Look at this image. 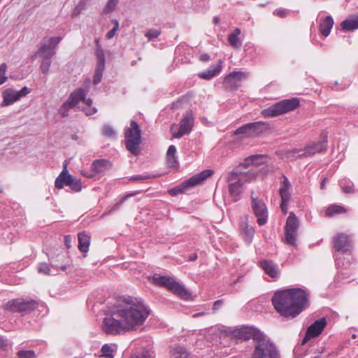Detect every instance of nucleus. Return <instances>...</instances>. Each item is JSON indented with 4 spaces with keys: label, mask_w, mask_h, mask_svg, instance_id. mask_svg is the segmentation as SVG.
Segmentation results:
<instances>
[{
    "label": "nucleus",
    "mask_w": 358,
    "mask_h": 358,
    "mask_svg": "<svg viewBox=\"0 0 358 358\" xmlns=\"http://www.w3.org/2000/svg\"><path fill=\"white\" fill-rule=\"evenodd\" d=\"M263 157L262 155H252V156H250L249 157H248L246 159H245V163L243 164V166H250V165H252V164H259V162H257V160L259 159H262Z\"/></svg>",
    "instance_id": "nucleus-37"
},
{
    "label": "nucleus",
    "mask_w": 358,
    "mask_h": 358,
    "mask_svg": "<svg viewBox=\"0 0 358 358\" xmlns=\"http://www.w3.org/2000/svg\"><path fill=\"white\" fill-rule=\"evenodd\" d=\"M308 299L306 291L294 288L277 291L272 297V303L281 315L295 317L306 308Z\"/></svg>",
    "instance_id": "nucleus-2"
},
{
    "label": "nucleus",
    "mask_w": 358,
    "mask_h": 358,
    "mask_svg": "<svg viewBox=\"0 0 358 358\" xmlns=\"http://www.w3.org/2000/svg\"><path fill=\"white\" fill-rule=\"evenodd\" d=\"M176 148L175 145H170L168 150H167V152H166V155L168 156H176Z\"/></svg>",
    "instance_id": "nucleus-52"
},
{
    "label": "nucleus",
    "mask_w": 358,
    "mask_h": 358,
    "mask_svg": "<svg viewBox=\"0 0 358 358\" xmlns=\"http://www.w3.org/2000/svg\"><path fill=\"white\" fill-rule=\"evenodd\" d=\"M222 71V61L220 60V64L212 66L206 71L201 72L198 74L199 77L204 80H210L215 76L218 75Z\"/></svg>",
    "instance_id": "nucleus-27"
},
{
    "label": "nucleus",
    "mask_w": 358,
    "mask_h": 358,
    "mask_svg": "<svg viewBox=\"0 0 358 358\" xmlns=\"http://www.w3.org/2000/svg\"><path fill=\"white\" fill-rule=\"evenodd\" d=\"M240 230L241 234L243 236L245 241L247 243H250L252 241L255 229L253 227L250 226L248 221H243L240 225Z\"/></svg>",
    "instance_id": "nucleus-26"
},
{
    "label": "nucleus",
    "mask_w": 358,
    "mask_h": 358,
    "mask_svg": "<svg viewBox=\"0 0 358 358\" xmlns=\"http://www.w3.org/2000/svg\"><path fill=\"white\" fill-rule=\"evenodd\" d=\"M110 167V163L106 159H97L93 162L92 170L95 174L102 173Z\"/></svg>",
    "instance_id": "nucleus-28"
},
{
    "label": "nucleus",
    "mask_w": 358,
    "mask_h": 358,
    "mask_svg": "<svg viewBox=\"0 0 358 358\" xmlns=\"http://www.w3.org/2000/svg\"><path fill=\"white\" fill-rule=\"evenodd\" d=\"M241 34V30L239 28H236L234 31L229 35L228 41L230 45L235 48H239L242 43L240 41L238 36Z\"/></svg>",
    "instance_id": "nucleus-31"
},
{
    "label": "nucleus",
    "mask_w": 358,
    "mask_h": 358,
    "mask_svg": "<svg viewBox=\"0 0 358 358\" xmlns=\"http://www.w3.org/2000/svg\"><path fill=\"white\" fill-rule=\"evenodd\" d=\"M85 8V3L83 1L79 2L72 11V16H78Z\"/></svg>",
    "instance_id": "nucleus-44"
},
{
    "label": "nucleus",
    "mask_w": 358,
    "mask_h": 358,
    "mask_svg": "<svg viewBox=\"0 0 358 358\" xmlns=\"http://www.w3.org/2000/svg\"><path fill=\"white\" fill-rule=\"evenodd\" d=\"M105 67V57L103 53L101 52L99 53L98 55V62L96 64V68L95 69L94 75V79H93V84L97 85L100 83L103 72Z\"/></svg>",
    "instance_id": "nucleus-23"
},
{
    "label": "nucleus",
    "mask_w": 358,
    "mask_h": 358,
    "mask_svg": "<svg viewBox=\"0 0 358 358\" xmlns=\"http://www.w3.org/2000/svg\"><path fill=\"white\" fill-rule=\"evenodd\" d=\"M222 304H223L222 300H217V301H215L214 304H213V310L218 309Z\"/></svg>",
    "instance_id": "nucleus-55"
},
{
    "label": "nucleus",
    "mask_w": 358,
    "mask_h": 358,
    "mask_svg": "<svg viewBox=\"0 0 358 358\" xmlns=\"http://www.w3.org/2000/svg\"><path fill=\"white\" fill-rule=\"evenodd\" d=\"M7 66L5 63L0 65V85H2L6 81L7 77L6 76Z\"/></svg>",
    "instance_id": "nucleus-41"
},
{
    "label": "nucleus",
    "mask_w": 358,
    "mask_h": 358,
    "mask_svg": "<svg viewBox=\"0 0 358 358\" xmlns=\"http://www.w3.org/2000/svg\"><path fill=\"white\" fill-rule=\"evenodd\" d=\"M204 315V313L203 312H200V313H195L193 317H197L199 316H201V315Z\"/></svg>",
    "instance_id": "nucleus-64"
},
{
    "label": "nucleus",
    "mask_w": 358,
    "mask_h": 358,
    "mask_svg": "<svg viewBox=\"0 0 358 358\" xmlns=\"http://www.w3.org/2000/svg\"><path fill=\"white\" fill-rule=\"evenodd\" d=\"M160 34L161 31L159 29H151L145 32V36L150 41L157 38Z\"/></svg>",
    "instance_id": "nucleus-36"
},
{
    "label": "nucleus",
    "mask_w": 358,
    "mask_h": 358,
    "mask_svg": "<svg viewBox=\"0 0 358 358\" xmlns=\"http://www.w3.org/2000/svg\"><path fill=\"white\" fill-rule=\"evenodd\" d=\"M341 187L343 192H345V193L350 194V193L353 192V185L352 184L345 185L341 182Z\"/></svg>",
    "instance_id": "nucleus-48"
},
{
    "label": "nucleus",
    "mask_w": 358,
    "mask_h": 358,
    "mask_svg": "<svg viewBox=\"0 0 358 358\" xmlns=\"http://www.w3.org/2000/svg\"><path fill=\"white\" fill-rule=\"evenodd\" d=\"M333 25L334 20L331 16H327L320 24V31L321 34L324 36H329Z\"/></svg>",
    "instance_id": "nucleus-30"
},
{
    "label": "nucleus",
    "mask_w": 358,
    "mask_h": 358,
    "mask_svg": "<svg viewBox=\"0 0 358 358\" xmlns=\"http://www.w3.org/2000/svg\"><path fill=\"white\" fill-rule=\"evenodd\" d=\"M257 332L260 331L256 329H248L246 328H241L234 330L232 332V335L235 338L244 341H247L250 338H252L254 340V335Z\"/></svg>",
    "instance_id": "nucleus-24"
},
{
    "label": "nucleus",
    "mask_w": 358,
    "mask_h": 358,
    "mask_svg": "<svg viewBox=\"0 0 358 358\" xmlns=\"http://www.w3.org/2000/svg\"><path fill=\"white\" fill-rule=\"evenodd\" d=\"M55 185L58 189H62L64 185H66L71 187L73 190L76 192H79L81 189L80 181L69 173L66 166H64V170L56 178Z\"/></svg>",
    "instance_id": "nucleus-14"
},
{
    "label": "nucleus",
    "mask_w": 358,
    "mask_h": 358,
    "mask_svg": "<svg viewBox=\"0 0 358 358\" xmlns=\"http://www.w3.org/2000/svg\"><path fill=\"white\" fill-rule=\"evenodd\" d=\"M334 248L341 252H348L352 250V244L350 237L344 234L339 233L334 238Z\"/></svg>",
    "instance_id": "nucleus-19"
},
{
    "label": "nucleus",
    "mask_w": 358,
    "mask_h": 358,
    "mask_svg": "<svg viewBox=\"0 0 358 358\" xmlns=\"http://www.w3.org/2000/svg\"><path fill=\"white\" fill-rule=\"evenodd\" d=\"M194 118L192 110L187 111L179 122V128L177 129V125L173 124L171 127V132L173 138H180L185 134L191 132L194 126Z\"/></svg>",
    "instance_id": "nucleus-11"
},
{
    "label": "nucleus",
    "mask_w": 358,
    "mask_h": 358,
    "mask_svg": "<svg viewBox=\"0 0 358 358\" xmlns=\"http://www.w3.org/2000/svg\"><path fill=\"white\" fill-rule=\"evenodd\" d=\"M90 83L91 80L86 78L84 82L85 87H79L70 94L68 99L62 104L58 110L62 117L68 116L69 110L74 108L80 101L81 99H83L87 94Z\"/></svg>",
    "instance_id": "nucleus-7"
},
{
    "label": "nucleus",
    "mask_w": 358,
    "mask_h": 358,
    "mask_svg": "<svg viewBox=\"0 0 358 358\" xmlns=\"http://www.w3.org/2000/svg\"><path fill=\"white\" fill-rule=\"evenodd\" d=\"M346 210L344 207L339 205H331L329 206L325 212L327 217H331L336 214H341L345 213Z\"/></svg>",
    "instance_id": "nucleus-34"
},
{
    "label": "nucleus",
    "mask_w": 358,
    "mask_h": 358,
    "mask_svg": "<svg viewBox=\"0 0 358 358\" xmlns=\"http://www.w3.org/2000/svg\"><path fill=\"white\" fill-rule=\"evenodd\" d=\"M327 135L322 134L321 140L306 145L303 150L294 149L287 151L286 158L290 160H294L297 157H311L317 153L323 152L327 149Z\"/></svg>",
    "instance_id": "nucleus-5"
},
{
    "label": "nucleus",
    "mask_w": 358,
    "mask_h": 358,
    "mask_svg": "<svg viewBox=\"0 0 358 358\" xmlns=\"http://www.w3.org/2000/svg\"><path fill=\"white\" fill-rule=\"evenodd\" d=\"M71 238L70 236L67 235L64 236V244L67 248L71 247Z\"/></svg>",
    "instance_id": "nucleus-54"
},
{
    "label": "nucleus",
    "mask_w": 358,
    "mask_h": 358,
    "mask_svg": "<svg viewBox=\"0 0 358 358\" xmlns=\"http://www.w3.org/2000/svg\"><path fill=\"white\" fill-rule=\"evenodd\" d=\"M254 350L250 358H280L276 345L262 332L254 335Z\"/></svg>",
    "instance_id": "nucleus-3"
},
{
    "label": "nucleus",
    "mask_w": 358,
    "mask_h": 358,
    "mask_svg": "<svg viewBox=\"0 0 358 358\" xmlns=\"http://www.w3.org/2000/svg\"><path fill=\"white\" fill-rule=\"evenodd\" d=\"M90 244V236L83 231L78 234V248L83 252H87Z\"/></svg>",
    "instance_id": "nucleus-29"
},
{
    "label": "nucleus",
    "mask_w": 358,
    "mask_h": 358,
    "mask_svg": "<svg viewBox=\"0 0 358 358\" xmlns=\"http://www.w3.org/2000/svg\"><path fill=\"white\" fill-rule=\"evenodd\" d=\"M83 111L87 115H91L97 112V109L94 107L88 106L87 108H81Z\"/></svg>",
    "instance_id": "nucleus-49"
},
{
    "label": "nucleus",
    "mask_w": 358,
    "mask_h": 358,
    "mask_svg": "<svg viewBox=\"0 0 358 358\" xmlns=\"http://www.w3.org/2000/svg\"><path fill=\"white\" fill-rule=\"evenodd\" d=\"M86 96L81 99L80 101H83L87 106H91L92 104V100L91 99H86Z\"/></svg>",
    "instance_id": "nucleus-58"
},
{
    "label": "nucleus",
    "mask_w": 358,
    "mask_h": 358,
    "mask_svg": "<svg viewBox=\"0 0 358 358\" xmlns=\"http://www.w3.org/2000/svg\"><path fill=\"white\" fill-rule=\"evenodd\" d=\"M119 0H108L106 5L103 9V13L105 14L113 12L117 6Z\"/></svg>",
    "instance_id": "nucleus-35"
},
{
    "label": "nucleus",
    "mask_w": 358,
    "mask_h": 358,
    "mask_svg": "<svg viewBox=\"0 0 358 358\" xmlns=\"http://www.w3.org/2000/svg\"><path fill=\"white\" fill-rule=\"evenodd\" d=\"M262 268L265 273L273 278L280 276V269L277 264L271 260H262L259 262Z\"/></svg>",
    "instance_id": "nucleus-22"
},
{
    "label": "nucleus",
    "mask_w": 358,
    "mask_h": 358,
    "mask_svg": "<svg viewBox=\"0 0 358 358\" xmlns=\"http://www.w3.org/2000/svg\"><path fill=\"white\" fill-rule=\"evenodd\" d=\"M299 224V222L295 214L292 212L290 213L287 219L285 227V234L284 242L286 244L291 245L292 246L296 245Z\"/></svg>",
    "instance_id": "nucleus-13"
},
{
    "label": "nucleus",
    "mask_w": 358,
    "mask_h": 358,
    "mask_svg": "<svg viewBox=\"0 0 358 358\" xmlns=\"http://www.w3.org/2000/svg\"><path fill=\"white\" fill-rule=\"evenodd\" d=\"M166 160L169 166L176 168L178 166V162L176 156H168L166 155Z\"/></svg>",
    "instance_id": "nucleus-46"
},
{
    "label": "nucleus",
    "mask_w": 358,
    "mask_h": 358,
    "mask_svg": "<svg viewBox=\"0 0 358 358\" xmlns=\"http://www.w3.org/2000/svg\"><path fill=\"white\" fill-rule=\"evenodd\" d=\"M124 137L127 149L134 155H138L141 143V130L136 121L131 120L129 127L125 129Z\"/></svg>",
    "instance_id": "nucleus-6"
},
{
    "label": "nucleus",
    "mask_w": 358,
    "mask_h": 358,
    "mask_svg": "<svg viewBox=\"0 0 358 358\" xmlns=\"http://www.w3.org/2000/svg\"><path fill=\"white\" fill-rule=\"evenodd\" d=\"M171 355L173 358H189V354L182 346H176L171 350Z\"/></svg>",
    "instance_id": "nucleus-32"
},
{
    "label": "nucleus",
    "mask_w": 358,
    "mask_h": 358,
    "mask_svg": "<svg viewBox=\"0 0 358 358\" xmlns=\"http://www.w3.org/2000/svg\"><path fill=\"white\" fill-rule=\"evenodd\" d=\"M325 182H326V178H324L321 182V185H320L321 189H323L325 188Z\"/></svg>",
    "instance_id": "nucleus-63"
},
{
    "label": "nucleus",
    "mask_w": 358,
    "mask_h": 358,
    "mask_svg": "<svg viewBox=\"0 0 358 358\" xmlns=\"http://www.w3.org/2000/svg\"><path fill=\"white\" fill-rule=\"evenodd\" d=\"M38 272L45 275L50 274V267L46 263H41L38 268Z\"/></svg>",
    "instance_id": "nucleus-47"
},
{
    "label": "nucleus",
    "mask_w": 358,
    "mask_h": 358,
    "mask_svg": "<svg viewBox=\"0 0 358 358\" xmlns=\"http://www.w3.org/2000/svg\"><path fill=\"white\" fill-rule=\"evenodd\" d=\"M153 282L157 285L167 287L176 294L182 299H187L190 298V292L186 289L183 285L176 282L173 278L167 276H154Z\"/></svg>",
    "instance_id": "nucleus-9"
},
{
    "label": "nucleus",
    "mask_w": 358,
    "mask_h": 358,
    "mask_svg": "<svg viewBox=\"0 0 358 358\" xmlns=\"http://www.w3.org/2000/svg\"><path fill=\"white\" fill-rule=\"evenodd\" d=\"M280 198H281V209L282 212L286 214L287 213V204L289 201L291 197V193L289 191H282L279 192Z\"/></svg>",
    "instance_id": "nucleus-33"
},
{
    "label": "nucleus",
    "mask_w": 358,
    "mask_h": 358,
    "mask_svg": "<svg viewBox=\"0 0 358 358\" xmlns=\"http://www.w3.org/2000/svg\"><path fill=\"white\" fill-rule=\"evenodd\" d=\"M38 307V303L34 300H24L17 299L8 301L6 308L13 312H27L33 310Z\"/></svg>",
    "instance_id": "nucleus-17"
},
{
    "label": "nucleus",
    "mask_w": 358,
    "mask_h": 358,
    "mask_svg": "<svg viewBox=\"0 0 358 358\" xmlns=\"http://www.w3.org/2000/svg\"><path fill=\"white\" fill-rule=\"evenodd\" d=\"M6 345V341H5L1 336H0V348H3Z\"/></svg>",
    "instance_id": "nucleus-60"
},
{
    "label": "nucleus",
    "mask_w": 358,
    "mask_h": 358,
    "mask_svg": "<svg viewBox=\"0 0 358 358\" xmlns=\"http://www.w3.org/2000/svg\"><path fill=\"white\" fill-rule=\"evenodd\" d=\"M101 352L104 357H106L108 358L113 357V355H112L113 350L111 349V347L107 344H105L102 346Z\"/></svg>",
    "instance_id": "nucleus-43"
},
{
    "label": "nucleus",
    "mask_w": 358,
    "mask_h": 358,
    "mask_svg": "<svg viewBox=\"0 0 358 358\" xmlns=\"http://www.w3.org/2000/svg\"><path fill=\"white\" fill-rule=\"evenodd\" d=\"M257 176V171L252 169L246 173L234 170L230 172L228 176L229 191L230 195L234 197V201L239 199L242 192L243 185L245 182L254 180Z\"/></svg>",
    "instance_id": "nucleus-4"
},
{
    "label": "nucleus",
    "mask_w": 358,
    "mask_h": 358,
    "mask_svg": "<svg viewBox=\"0 0 358 358\" xmlns=\"http://www.w3.org/2000/svg\"><path fill=\"white\" fill-rule=\"evenodd\" d=\"M19 358H36V354L33 350H20L17 352Z\"/></svg>",
    "instance_id": "nucleus-39"
},
{
    "label": "nucleus",
    "mask_w": 358,
    "mask_h": 358,
    "mask_svg": "<svg viewBox=\"0 0 358 358\" xmlns=\"http://www.w3.org/2000/svg\"><path fill=\"white\" fill-rule=\"evenodd\" d=\"M113 22L114 23V27L106 34V38L108 39L113 38V36H115V33L117 32V31L119 29V22H118V21L116 20H113Z\"/></svg>",
    "instance_id": "nucleus-42"
},
{
    "label": "nucleus",
    "mask_w": 358,
    "mask_h": 358,
    "mask_svg": "<svg viewBox=\"0 0 358 358\" xmlns=\"http://www.w3.org/2000/svg\"><path fill=\"white\" fill-rule=\"evenodd\" d=\"M150 315V309L143 300L128 296L103 319L102 329L106 334L113 335L136 331L143 325Z\"/></svg>",
    "instance_id": "nucleus-1"
},
{
    "label": "nucleus",
    "mask_w": 358,
    "mask_h": 358,
    "mask_svg": "<svg viewBox=\"0 0 358 358\" xmlns=\"http://www.w3.org/2000/svg\"><path fill=\"white\" fill-rule=\"evenodd\" d=\"M326 324H327V321H326L325 318H322L318 320H316L313 324H312L308 328L306 336L303 340V343H305V342L308 339H310V338H313V337H316V336H319L323 331Z\"/></svg>",
    "instance_id": "nucleus-21"
},
{
    "label": "nucleus",
    "mask_w": 358,
    "mask_h": 358,
    "mask_svg": "<svg viewBox=\"0 0 358 358\" xmlns=\"http://www.w3.org/2000/svg\"><path fill=\"white\" fill-rule=\"evenodd\" d=\"M82 174L89 178H93L95 176V173H85L82 172Z\"/></svg>",
    "instance_id": "nucleus-61"
},
{
    "label": "nucleus",
    "mask_w": 358,
    "mask_h": 358,
    "mask_svg": "<svg viewBox=\"0 0 358 358\" xmlns=\"http://www.w3.org/2000/svg\"><path fill=\"white\" fill-rule=\"evenodd\" d=\"M273 13L280 17H285L287 15V11L284 9H277Z\"/></svg>",
    "instance_id": "nucleus-51"
},
{
    "label": "nucleus",
    "mask_w": 358,
    "mask_h": 358,
    "mask_svg": "<svg viewBox=\"0 0 358 358\" xmlns=\"http://www.w3.org/2000/svg\"><path fill=\"white\" fill-rule=\"evenodd\" d=\"M213 173L211 169L204 170L182 182L180 187H176L169 190V193L175 196L179 193L185 191L187 188L198 185L202 183L204 180L210 178Z\"/></svg>",
    "instance_id": "nucleus-10"
},
{
    "label": "nucleus",
    "mask_w": 358,
    "mask_h": 358,
    "mask_svg": "<svg viewBox=\"0 0 358 358\" xmlns=\"http://www.w3.org/2000/svg\"><path fill=\"white\" fill-rule=\"evenodd\" d=\"M102 134L106 137H113L115 135V131L111 126L106 124L103 127Z\"/></svg>",
    "instance_id": "nucleus-40"
},
{
    "label": "nucleus",
    "mask_w": 358,
    "mask_h": 358,
    "mask_svg": "<svg viewBox=\"0 0 358 358\" xmlns=\"http://www.w3.org/2000/svg\"><path fill=\"white\" fill-rule=\"evenodd\" d=\"M282 180L280 182V187L279 189V192H281L282 191H289L291 188V183L289 182L288 178L282 176Z\"/></svg>",
    "instance_id": "nucleus-38"
},
{
    "label": "nucleus",
    "mask_w": 358,
    "mask_h": 358,
    "mask_svg": "<svg viewBox=\"0 0 358 358\" xmlns=\"http://www.w3.org/2000/svg\"><path fill=\"white\" fill-rule=\"evenodd\" d=\"M341 26L344 31H354L358 29V13L348 16L343 20Z\"/></svg>",
    "instance_id": "nucleus-25"
},
{
    "label": "nucleus",
    "mask_w": 358,
    "mask_h": 358,
    "mask_svg": "<svg viewBox=\"0 0 358 358\" xmlns=\"http://www.w3.org/2000/svg\"><path fill=\"white\" fill-rule=\"evenodd\" d=\"M31 90L27 87H24L20 91L13 89H7L3 92L2 106H7L18 101L21 97L29 94Z\"/></svg>",
    "instance_id": "nucleus-18"
},
{
    "label": "nucleus",
    "mask_w": 358,
    "mask_h": 358,
    "mask_svg": "<svg viewBox=\"0 0 358 358\" xmlns=\"http://www.w3.org/2000/svg\"><path fill=\"white\" fill-rule=\"evenodd\" d=\"M52 266L62 271H64L67 268L66 264H59L58 260L54 261L52 264Z\"/></svg>",
    "instance_id": "nucleus-50"
},
{
    "label": "nucleus",
    "mask_w": 358,
    "mask_h": 358,
    "mask_svg": "<svg viewBox=\"0 0 358 358\" xmlns=\"http://www.w3.org/2000/svg\"><path fill=\"white\" fill-rule=\"evenodd\" d=\"M252 209L257 217V223L259 226L265 224L267 222L268 210L264 202L258 199L255 193H251Z\"/></svg>",
    "instance_id": "nucleus-15"
},
{
    "label": "nucleus",
    "mask_w": 358,
    "mask_h": 358,
    "mask_svg": "<svg viewBox=\"0 0 358 358\" xmlns=\"http://www.w3.org/2000/svg\"><path fill=\"white\" fill-rule=\"evenodd\" d=\"M148 176L136 175L131 178L132 180H143L149 178Z\"/></svg>",
    "instance_id": "nucleus-53"
},
{
    "label": "nucleus",
    "mask_w": 358,
    "mask_h": 358,
    "mask_svg": "<svg viewBox=\"0 0 358 358\" xmlns=\"http://www.w3.org/2000/svg\"><path fill=\"white\" fill-rule=\"evenodd\" d=\"M61 40V37L44 38L41 48L37 52V55L43 59H50L55 54V49Z\"/></svg>",
    "instance_id": "nucleus-16"
},
{
    "label": "nucleus",
    "mask_w": 358,
    "mask_h": 358,
    "mask_svg": "<svg viewBox=\"0 0 358 358\" xmlns=\"http://www.w3.org/2000/svg\"><path fill=\"white\" fill-rule=\"evenodd\" d=\"M129 196V195L123 197L119 202H117L113 207V210L117 209L126 200V199Z\"/></svg>",
    "instance_id": "nucleus-57"
},
{
    "label": "nucleus",
    "mask_w": 358,
    "mask_h": 358,
    "mask_svg": "<svg viewBox=\"0 0 358 358\" xmlns=\"http://www.w3.org/2000/svg\"><path fill=\"white\" fill-rule=\"evenodd\" d=\"M200 59L203 62H207L210 59V56L208 54H201L200 55Z\"/></svg>",
    "instance_id": "nucleus-59"
},
{
    "label": "nucleus",
    "mask_w": 358,
    "mask_h": 358,
    "mask_svg": "<svg viewBox=\"0 0 358 358\" xmlns=\"http://www.w3.org/2000/svg\"><path fill=\"white\" fill-rule=\"evenodd\" d=\"M299 105V100L297 98L284 99L264 109L262 115L266 117H276L294 110Z\"/></svg>",
    "instance_id": "nucleus-8"
},
{
    "label": "nucleus",
    "mask_w": 358,
    "mask_h": 358,
    "mask_svg": "<svg viewBox=\"0 0 358 358\" xmlns=\"http://www.w3.org/2000/svg\"><path fill=\"white\" fill-rule=\"evenodd\" d=\"M131 358H149L146 352L133 355Z\"/></svg>",
    "instance_id": "nucleus-56"
},
{
    "label": "nucleus",
    "mask_w": 358,
    "mask_h": 358,
    "mask_svg": "<svg viewBox=\"0 0 358 358\" xmlns=\"http://www.w3.org/2000/svg\"><path fill=\"white\" fill-rule=\"evenodd\" d=\"M51 65L50 59H44L41 64V70L43 73H48Z\"/></svg>",
    "instance_id": "nucleus-45"
},
{
    "label": "nucleus",
    "mask_w": 358,
    "mask_h": 358,
    "mask_svg": "<svg viewBox=\"0 0 358 358\" xmlns=\"http://www.w3.org/2000/svg\"><path fill=\"white\" fill-rule=\"evenodd\" d=\"M267 128L268 124L264 122H250L238 127L234 134L242 138H250L262 133Z\"/></svg>",
    "instance_id": "nucleus-12"
},
{
    "label": "nucleus",
    "mask_w": 358,
    "mask_h": 358,
    "mask_svg": "<svg viewBox=\"0 0 358 358\" xmlns=\"http://www.w3.org/2000/svg\"><path fill=\"white\" fill-rule=\"evenodd\" d=\"M248 78V74L243 71H233L225 76L224 84L228 88H235L239 85L242 80Z\"/></svg>",
    "instance_id": "nucleus-20"
},
{
    "label": "nucleus",
    "mask_w": 358,
    "mask_h": 358,
    "mask_svg": "<svg viewBox=\"0 0 358 358\" xmlns=\"http://www.w3.org/2000/svg\"><path fill=\"white\" fill-rule=\"evenodd\" d=\"M197 259V255L193 254L189 256V261H195Z\"/></svg>",
    "instance_id": "nucleus-62"
}]
</instances>
